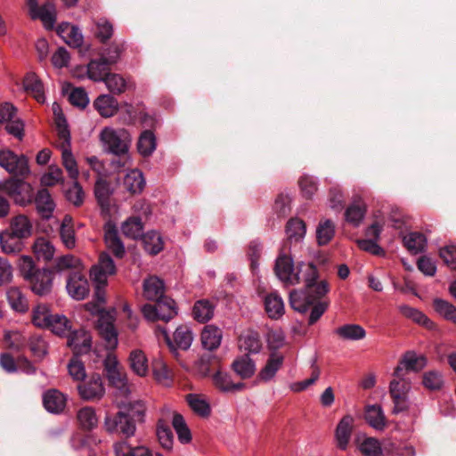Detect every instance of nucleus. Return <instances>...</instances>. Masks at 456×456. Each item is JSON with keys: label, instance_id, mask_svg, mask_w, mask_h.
Listing matches in <instances>:
<instances>
[{"label": "nucleus", "instance_id": "1", "mask_svg": "<svg viewBox=\"0 0 456 456\" xmlns=\"http://www.w3.org/2000/svg\"><path fill=\"white\" fill-rule=\"evenodd\" d=\"M299 272L303 273L305 289H294L289 293L290 306L297 312L305 313L317 299L324 297L330 290L326 281H318V272L313 264H301Z\"/></svg>", "mask_w": 456, "mask_h": 456}, {"label": "nucleus", "instance_id": "2", "mask_svg": "<svg viewBox=\"0 0 456 456\" xmlns=\"http://www.w3.org/2000/svg\"><path fill=\"white\" fill-rule=\"evenodd\" d=\"M130 413L122 411L116 414L107 413L104 418V428L110 434L121 435L126 438L133 436L136 431V425L134 417L142 418L144 415L145 407L141 401L130 403L128 404Z\"/></svg>", "mask_w": 456, "mask_h": 456}, {"label": "nucleus", "instance_id": "3", "mask_svg": "<svg viewBox=\"0 0 456 456\" xmlns=\"http://www.w3.org/2000/svg\"><path fill=\"white\" fill-rule=\"evenodd\" d=\"M100 141L104 151L124 157L128 152L131 138L124 128L104 127L100 133Z\"/></svg>", "mask_w": 456, "mask_h": 456}, {"label": "nucleus", "instance_id": "4", "mask_svg": "<svg viewBox=\"0 0 456 456\" xmlns=\"http://www.w3.org/2000/svg\"><path fill=\"white\" fill-rule=\"evenodd\" d=\"M103 369L110 385L115 387L121 395L127 396L130 394V388L126 374L112 352H109L104 358Z\"/></svg>", "mask_w": 456, "mask_h": 456}, {"label": "nucleus", "instance_id": "5", "mask_svg": "<svg viewBox=\"0 0 456 456\" xmlns=\"http://www.w3.org/2000/svg\"><path fill=\"white\" fill-rule=\"evenodd\" d=\"M144 318L154 322L162 320L169 322L177 314L175 303L171 298L158 300L155 305L146 304L142 308Z\"/></svg>", "mask_w": 456, "mask_h": 456}, {"label": "nucleus", "instance_id": "6", "mask_svg": "<svg viewBox=\"0 0 456 456\" xmlns=\"http://www.w3.org/2000/svg\"><path fill=\"white\" fill-rule=\"evenodd\" d=\"M77 392L84 401H98L105 395V386L99 373H92L77 385Z\"/></svg>", "mask_w": 456, "mask_h": 456}, {"label": "nucleus", "instance_id": "7", "mask_svg": "<svg viewBox=\"0 0 456 456\" xmlns=\"http://www.w3.org/2000/svg\"><path fill=\"white\" fill-rule=\"evenodd\" d=\"M0 189L12 198L16 204L24 206L32 201V188L23 180L10 179L1 183Z\"/></svg>", "mask_w": 456, "mask_h": 456}, {"label": "nucleus", "instance_id": "8", "mask_svg": "<svg viewBox=\"0 0 456 456\" xmlns=\"http://www.w3.org/2000/svg\"><path fill=\"white\" fill-rule=\"evenodd\" d=\"M16 108L10 102L0 105V123H5V129L8 134L19 140L24 136V123L16 117Z\"/></svg>", "mask_w": 456, "mask_h": 456}, {"label": "nucleus", "instance_id": "9", "mask_svg": "<svg viewBox=\"0 0 456 456\" xmlns=\"http://www.w3.org/2000/svg\"><path fill=\"white\" fill-rule=\"evenodd\" d=\"M116 273V265L111 256L102 252L99 256L98 262L90 270V277L94 283L107 285L108 278Z\"/></svg>", "mask_w": 456, "mask_h": 456}, {"label": "nucleus", "instance_id": "10", "mask_svg": "<svg viewBox=\"0 0 456 456\" xmlns=\"http://www.w3.org/2000/svg\"><path fill=\"white\" fill-rule=\"evenodd\" d=\"M0 166L11 174L26 176L29 174L28 159L24 155H17L12 151H0Z\"/></svg>", "mask_w": 456, "mask_h": 456}, {"label": "nucleus", "instance_id": "11", "mask_svg": "<svg viewBox=\"0 0 456 456\" xmlns=\"http://www.w3.org/2000/svg\"><path fill=\"white\" fill-rule=\"evenodd\" d=\"M275 273L281 281L289 285L298 284L301 281L299 272H295L292 258L284 254L280 255L276 260Z\"/></svg>", "mask_w": 456, "mask_h": 456}, {"label": "nucleus", "instance_id": "12", "mask_svg": "<svg viewBox=\"0 0 456 456\" xmlns=\"http://www.w3.org/2000/svg\"><path fill=\"white\" fill-rule=\"evenodd\" d=\"M54 280V273L47 268L37 270L28 282L31 290L38 296H46L51 293Z\"/></svg>", "mask_w": 456, "mask_h": 456}, {"label": "nucleus", "instance_id": "13", "mask_svg": "<svg viewBox=\"0 0 456 456\" xmlns=\"http://www.w3.org/2000/svg\"><path fill=\"white\" fill-rule=\"evenodd\" d=\"M161 332L164 335L165 341L172 351H175L176 349L187 350L190 348L193 340L192 332L186 325H181L176 328L174 332L173 340L165 329H162Z\"/></svg>", "mask_w": 456, "mask_h": 456}, {"label": "nucleus", "instance_id": "14", "mask_svg": "<svg viewBox=\"0 0 456 456\" xmlns=\"http://www.w3.org/2000/svg\"><path fill=\"white\" fill-rule=\"evenodd\" d=\"M66 289L69 295L76 300H83L89 294L88 281L79 272H73L69 274Z\"/></svg>", "mask_w": 456, "mask_h": 456}, {"label": "nucleus", "instance_id": "15", "mask_svg": "<svg viewBox=\"0 0 456 456\" xmlns=\"http://www.w3.org/2000/svg\"><path fill=\"white\" fill-rule=\"evenodd\" d=\"M428 363L427 358L422 354H417L414 351L406 352L400 360L396 369V375L407 371L418 372L424 369Z\"/></svg>", "mask_w": 456, "mask_h": 456}, {"label": "nucleus", "instance_id": "16", "mask_svg": "<svg viewBox=\"0 0 456 456\" xmlns=\"http://www.w3.org/2000/svg\"><path fill=\"white\" fill-rule=\"evenodd\" d=\"M67 344L75 354H84L91 349L92 337L86 330L80 329L69 334Z\"/></svg>", "mask_w": 456, "mask_h": 456}, {"label": "nucleus", "instance_id": "17", "mask_svg": "<svg viewBox=\"0 0 456 456\" xmlns=\"http://www.w3.org/2000/svg\"><path fill=\"white\" fill-rule=\"evenodd\" d=\"M66 395L57 389H49L43 395L44 407L50 413H61L66 407Z\"/></svg>", "mask_w": 456, "mask_h": 456}, {"label": "nucleus", "instance_id": "18", "mask_svg": "<svg viewBox=\"0 0 456 456\" xmlns=\"http://www.w3.org/2000/svg\"><path fill=\"white\" fill-rule=\"evenodd\" d=\"M143 297L149 301L162 300L167 298L164 296L165 286L162 280L157 276H150L143 281Z\"/></svg>", "mask_w": 456, "mask_h": 456}, {"label": "nucleus", "instance_id": "19", "mask_svg": "<svg viewBox=\"0 0 456 456\" xmlns=\"http://www.w3.org/2000/svg\"><path fill=\"white\" fill-rule=\"evenodd\" d=\"M212 382L218 390L224 393L241 391L246 387L242 382L234 383L229 373L220 370L212 375Z\"/></svg>", "mask_w": 456, "mask_h": 456}, {"label": "nucleus", "instance_id": "20", "mask_svg": "<svg viewBox=\"0 0 456 456\" xmlns=\"http://www.w3.org/2000/svg\"><path fill=\"white\" fill-rule=\"evenodd\" d=\"M354 418L351 415L344 416L338 422L335 437L338 446L341 450H346L351 438L353 430Z\"/></svg>", "mask_w": 456, "mask_h": 456}, {"label": "nucleus", "instance_id": "21", "mask_svg": "<svg viewBox=\"0 0 456 456\" xmlns=\"http://www.w3.org/2000/svg\"><path fill=\"white\" fill-rule=\"evenodd\" d=\"M124 188L132 194H139L145 187V179L142 171L137 168L128 171L123 178Z\"/></svg>", "mask_w": 456, "mask_h": 456}, {"label": "nucleus", "instance_id": "22", "mask_svg": "<svg viewBox=\"0 0 456 456\" xmlns=\"http://www.w3.org/2000/svg\"><path fill=\"white\" fill-rule=\"evenodd\" d=\"M165 419L171 418L172 425L175 430L178 439L182 444H187L191 440L190 429L188 428L183 417L175 411H167L164 413Z\"/></svg>", "mask_w": 456, "mask_h": 456}, {"label": "nucleus", "instance_id": "23", "mask_svg": "<svg viewBox=\"0 0 456 456\" xmlns=\"http://www.w3.org/2000/svg\"><path fill=\"white\" fill-rule=\"evenodd\" d=\"M222 338L223 332L219 328L207 325L201 332V344L205 349L213 351L219 347Z\"/></svg>", "mask_w": 456, "mask_h": 456}, {"label": "nucleus", "instance_id": "24", "mask_svg": "<svg viewBox=\"0 0 456 456\" xmlns=\"http://www.w3.org/2000/svg\"><path fill=\"white\" fill-rule=\"evenodd\" d=\"M6 298L11 308L18 313H25L28 310V301L19 287H11L6 291Z\"/></svg>", "mask_w": 456, "mask_h": 456}, {"label": "nucleus", "instance_id": "25", "mask_svg": "<svg viewBox=\"0 0 456 456\" xmlns=\"http://www.w3.org/2000/svg\"><path fill=\"white\" fill-rule=\"evenodd\" d=\"M110 64L107 63L102 58L92 60L86 67V76L94 82L104 81L106 76L110 74Z\"/></svg>", "mask_w": 456, "mask_h": 456}, {"label": "nucleus", "instance_id": "26", "mask_svg": "<svg viewBox=\"0 0 456 456\" xmlns=\"http://www.w3.org/2000/svg\"><path fill=\"white\" fill-rule=\"evenodd\" d=\"M282 363L283 356L281 354H272L269 356L265 365L259 371L258 379L264 382L272 380L281 367Z\"/></svg>", "mask_w": 456, "mask_h": 456}, {"label": "nucleus", "instance_id": "27", "mask_svg": "<svg viewBox=\"0 0 456 456\" xmlns=\"http://www.w3.org/2000/svg\"><path fill=\"white\" fill-rule=\"evenodd\" d=\"M94 106L100 115L104 118L114 116L118 110V101L110 94H102L97 97Z\"/></svg>", "mask_w": 456, "mask_h": 456}, {"label": "nucleus", "instance_id": "28", "mask_svg": "<svg viewBox=\"0 0 456 456\" xmlns=\"http://www.w3.org/2000/svg\"><path fill=\"white\" fill-rule=\"evenodd\" d=\"M35 203L37 206V209L38 213L42 216V217L46 219L51 217L54 210L55 204L48 190H39L36 195Z\"/></svg>", "mask_w": 456, "mask_h": 456}, {"label": "nucleus", "instance_id": "29", "mask_svg": "<svg viewBox=\"0 0 456 456\" xmlns=\"http://www.w3.org/2000/svg\"><path fill=\"white\" fill-rule=\"evenodd\" d=\"M98 331L105 341V346L109 350H114L118 346V333L114 325L104 319L98 322Z\"/></svg>", "mask_w": 456, "mask_h": 456}, {"label": "nucleus", "instance_id": "30", "mask_svg": "<svg viewBox=\"0 0 456 456\" xmlns=\"http://www.w3.org/2000/svg\"><path fill=\"white\" fill-rule=\"evenodd\" d=\"M232 368L237 375L244 379L251 378L256 372V363L248 354L236 358Z\"/></svg>", "mask_w": 456, "mask_h": 456}, {"label": "nucleus", "instance_id": "31", "mask_svg": "<svg viewBox=\"0 0 456 456\" xmlns=\"http://www.w3.org/2000/svg\"><path fill=\"white\" fill-rule=\"evenodd\" d=\"M104 240L107 248L115 255L116 257L122 258L125 256V246L115 227H109L105 230Z\"/></svg>", "mask_w": 456, "mask_h": 456}, {"label": "nucleus", "instance_id": "32", "mask_svg": "<svg viewBox=\"0 0 456 456\" xmlns=\"http://www.w3.org/2000/svg\"><path fill=\"white\" fill-rule=\"evenodd\" d=\"M129 365L134 374L145 377L149 371L148 360L145 354L140 349H134L129 355Z\"/></svg>", "mask_w": 456, "mask_h": 456}, {"label": "nucleus", "instance_id": "33", "mask_svg": "<svg viewBox=\"0 0 456 456\" xmlns=\"http://www.w3.org/2000/svg\"><path fill=\"white\" fill-rule=\"evenodd\" d=\"M265 307L268 316L272 319H279L284 314V303L281 297L273 292L265 298Z\"/></svg>", "mask_w": 456, "mask_h": 456}, {"label": "nucleus", "instance_id": "34", "mask_svg": "<svg viewBox=\"0 0 456 456\" xmlns=\"http://www.w3.org/2000/svg\"><path fill=\"white\" fill-rule=\"evenodd\" d=\"M240 349L248 354H257L261 349V341L257 332L248 330L239 338Z\"/></svg>", "mask_w": 456, "mask_h": 456}, {"label": "nucleus", "instance_id": "35", "mask_svg": "<svg viewBox=\"0 0 456 456\" xmlns=\"http://www.w3.org/2000/svg\"><path fill=\"white\" fill-rule=\"evenodd\" d=\"M23 85L26 92L31 94L38 102L43 103L45 102L43 84L35 73H28L24 78Z\"/></svg>", "mask_w": 456, "mask_h": 456}, {"label": "nucleus", "instance_id": "36", "mask_svg": "<svg viewBox=\"0 0 456 456\" xmlns=\"http://www.w3.org/2000/svg\"><path fill=\"white\" fill-rule=\"evenodd\" d=\"M0 244L2 250L6 254L18 253L23 248L22 239L12 234L7 229L0 233Z\"/></svg>", "mask_w": 456, "mask_h": 456}, {"label": "nucleus", "instance_id": "37", "mask_svg": "<svg viewBox=\"0 0 456 456\" xmlns=\"http://www.w3.org/2000/svg\"><path fill=\"white\" fill-rule=\"evenodd\" d=\"M365 212V204L362 200H355L346 208V221L353 226L357 227L362 222Z\"/></svg>", "mask_w": 456, "mask_h": 456}, {"label": "nucleus", "instance_id": "38", "mask_svg": "<svg viewBox=\"0 0 456 456\" xmlns=\"http://www.w3.org/2000/svg\"><path fill=\"white\" fill-rule=\"evenodd\" d=\"M365 419L376 430L382 431L386 428V418L381 406L369 405L365 411Z\"/></svg>", "mask_w": 456, "mask_h": 456}, {"label": "nucleus", "instance_id": "39", "mask_svg": "<svg viewBox=\"0 0 456 456\" xmlns=\"http://www.w3.org/2000/svg\"><path fill=\"white\" fill-rule=\"evenodd\" d=\"M336 226L330 219H322L316 227V240L320 246L327 245L335 236Z\"/></svg>", "mask_w": 456, "mask_h": 456}, {"label": "nucleus", "instance_id": "40", "mask_svg": "<svg viewBox=\"0 0 456 456\" xmlns=\"http://www.w3.org/2000/svg\"><path fill=\"white\" fill-rule=\"evenodd\" d=\"M7 230H9L12 234H15L17 237H20L23 240L31 235L32 224L27 216L20 215L12 219L10 227Z\"/></svg>", "mask_w": 456, "mask_h": 456}, {"label": "nucleus", "instance_id": "41", "mask_svg": "<svg viewBox=\"0 0 456 456\" xmlns=\"http://www.w3.org/2000/svg\"><path fill=\"white\" fill-rule=\"evenodd\" d=\"M405 373L402 372L399 376L396 375V369L394 371V379L389 385L390 395H402L408 396V393L411 389V382L405 378Z\"/></svg>", "mask_w": 456, "mask_h": 456}, {"label": "nucleus", "instance_id": "42", "mask_svg": "<svg viewBox=\"0 0 456 456\" xmlns=\"http://www.w3.org/2000/svg\"><path fill=\"white\" fill-rule=\"evenodd\" d=\"M335 333L345 340L358 341L366 337V331L359 324H345L335 330Z\"/></svg>", "mask_w": 456, "mask_h": 456}, {"label": "nucleus", "instance_id": "43", "mask_svg": "<svg viewBox=\"0 0 456 456\" xmlns=\"http://www.w3.org/2000/svg\"><path fill=\"white\" fill-rule=\"evenodd\" d=\"M306 232L305 224L298 218H291L286 226V234L290 243L301 241Z\"/></svg>", "mask_w": 456, "mask_h": 456}, {"label": "nucleus", "instance_id": "44", "mask_svg": "<svg viewBox=\"0 0 456 456\" xmlns=\"http://www.w3.org/2000/svg\"><path fill=\"white\" fill-rule=\"evenodd\" d=\"M33 252L38 260L50 261L54 256L55 248L45 238H37L33 244Z\"/></svg>", "mask_w": 456, "mask_h": 456}, {"label": "nucleus", "instance_id": "45", "mask_svg": "<svg viewBox=\"0 0 456 456\" xmlns=\"http://www.w3.org/2000/svg\"><path fill=\"white\" fill-rule=\"evenodd\" d=\"M215 305L208 299L199 300L195 303L192 310L194 319L199 322H207L213 316Z\"/></svg>", "mask_w": 456, "mask_h": 456}, {"label": "nucleus", "instance_id": "46", "mask_svg": "<svg viewBox=\"0 0 456 456\" xmlns=\"http://www.w3.org/2000/svg\"><path fill=\"white\" fill-rule=\"evenodd\" d=\"M152 372L156 381L165 387L172 384V374L166 362L162 359H155L152 362Z\"/></svg>", "mask_w": 456, "mask_h": 456}, {"label": "nucleus", "instance_id": "47", "mask_svg": "<svg viewBox=\"0 0 456 456\" xmlns=\"http://www.w3.org/2000/svg\"><path fill=\"white\" fill-rule=\"evenodd\" d=\"M60 236L63 245L70 249L76 246L75 231L72 224V217L65 216L60 228Z\"/></svg>", "mask_w": 456, "mask_h": 456}, {"label": "nucleus", "instance_id": "48", "mask_svg": "<svg viewBox=\"0 0 456 456\" xmlns=\"http://www.w3.org/2000/svg\"><path fill=\"white\" fill-rule=\"evenodd\" d=\"M36 20L39 19L46 29H52L56 21L55 5L51 2L44 4L36 12Z\"/></svg>", "mask_w": 456, "mask_h": 456}, {"label": "nucleus", "instance_id": "49", "mask_svg": "<svg viewBox=\"0 0 456 456\" xmlns=\"http://www.w3.org/2000/svg\"><path fill=\"white\" fill-rule=\"evenodd\" d=\"M157 142L153 132L150 130L143 131L137 142V149L141 155L144 157L151 156L156 150Z\"/></svg>", "mask_w": 456, "mask_h": 456}, {"label": "nucleus", "instance_id": "50", "mask_svg": "<svg viewBox=\"0 0 456 456\" xmlns=\"http://www.w3.org/2000/svg\"><path fill=\"white\" fill-rule=\"evenodd\" d=\"M121 231L126 237L137 240L143 235V224L140 217H130L121 225Z\"/></svg>", "mask_w": 456, "mask_h": 456}, {"label": "nucleus", "instance_id": "51", "mask_svg": "<svg viewBox=\"0 0 456 456\" xmlns=\"http://www.w3.org/2000/svg\"><path fill=\"white\" fill-rule=\"evenodd\" d=\"M113 190L107 181L98 179L94 184V195L102 208H107L110 206V198Z\"/></svg>", "mask_w": 456, "mask_h": 456}, {"label": "nucleus", "instance_id": "52", "mask_svg": "<svg viewBox=\"0 0 456 456\" xmlns=\"http://www.w3.org/2000/svg\"><path fill=\"white\" fill-rule=\"evenodd\" d=\"M144 249L151 255H157L163 248L162 238L159 232L150 231L142 237Z\"/></svg>", "mask_w": 456, "mask_h": 456}, {"label": "nucleus", "instance_id": "53", "mask_svg": "<svg viewBox=\"0 0 456 456\" xmlns=\"http://www.w3.org/2000/svg\"><path fill=\"white\" fill-rule=\"evenodd\" d=\"M403 243L411 253L419 254L424 250L427 239L420 232H410L403 237Z\"/></svg>", "mask_w": 456, "mask_h": 456}, {"label": "nucleus", "instance_id": "54", "mask_svg": "<svg viewBox=\"0 0 456 456\" xmlns=\"http://www.w3.org/2000/svg\"><path fill=\"white\" fill-rule=\"evenodd\" d=\"M156 435L160 445L163 448L167 450L172 448L174 443L173 433L168 426V423L164 419H160L158 421Z\"/></svg>", "mask_w": 456, "mask_h": 456}, {"label": "nucleus", "instance_id": "55", "mask_svg": "<svg viewBox=\"0 0 456 456\" xmlns=\"http://www.w3.org/2000/svg\"><path fill=\"white\" fill-rule=\"evenodd\" d=\"M77 420L84 429H93L98 425V418L95 410L91 406L81 408L77 411Z\"/></svg>", "mask_w": 456, "mask_h": 456}, {"label": "nucleus", "instance_id": "56", "mask_svg": "<svg viewBox=\"0 0 456 456\" xmlns=\"http://www.w3.org/2000/svg\"><path fill=\"white\" fill-rule=\"evenodd\" d=\"M399 311L403 316L412 320L416 323L423 325L428 329L433 328V322L418 309L407 305H402L399 306Z\"/></svg>", "mask_w": 456, "mask_h": 456}, {"label": "nucleus", "instance_id": "57", "mask_svg": "<svg viewBox=\"0 0 456 456\" xmlns=\"http://www.w3.org/2000/svg\"><path fill=\"white\" fill-rule=\"evenodd\" d=\"M186 400L189 406L195 413L202 417H207L210 414V406L202 395L189 394L186 396Z\"/></svg>", "mask_w": 456, "mask_h": 456}, {"label": "nucleus", "instance_id": "58", "mask_svg": "<svg viewBox=\"0 0 456 456\" xmlns=\"http://www.w3.org/2000/svg\"><path fill=\"white\" fill-rule=\"evenodd\" d=\"M103 82L108 90L113 94H123L128 86L127 81L117 73H110Z\"/></svg>", "mask_w": 456, "mask_h": 456}, {"label": "nucleus", "instance_id": "59", "mask_svg": "<svg viewBox=\"0 0 456 456\" xmlns=\"http://www.w3.org/2000/svg\"><path fill=\"white\" fill-rule=\"evenodd\" d=\"M346 197L338 185L331 186L328 194V206L335 212H341L344 208Z\"/></svg>", "mask_w": 456, "mask_h": 456}, {"label": "nucleus", "instance_id": "60", "mask_svg": "<svg viewBox=\"0 0 456 456\" xmlns=\"http://www.w3.org/2000/svg\"><path fill=\"white\" fill-rule=\"evenodd\" d=\"M70 323L66 316L62 314H53L47 329L59 336L70 333Z\"/></svg>", "mask_w": 456, "mask_h": 456}, {"label": "nucleus", "instance_id": "61", "mask_svg": "<svg viewBox=\"0 0 456 456\" xmlns=\"http://www.w3.org/2000/svg\"><path fill=\"white\" fill-rule=\"evenodd\" d=\"M444 383L443 373L436 370L426 371L423 374L422 384L428 390H439Z\"/></svg>", "mask_w": 456, "mask_h": 456}, {"label": "nucleus", "instance_id": "62", "mask_svg": "<svg viewBox=\"0 0 456 456\" xmlns=\"http://www.w3.org/2000/svg\"><path fill=\"white\" fill-rule=\"evenodd\" d=\"M53 314L45 305H38L33 309L32 322L40 328H47Z\"/></svg>", "mask_w": 456, "mask_h": 456}, {"label": "nucleus", "instance_id": "63", "mask_svg": "<svg viewBox=\"0 0 456 456\" xmlns=\"http://www.w3.org/2000/svg\"><path fill=\"white\" fill-rule=\"evenodd\" d=\"M434 308L437 314L446 320L456 323V308L448 301L441 298H436L433 302Z\"/></svg>", "mask_w": 456, "mask_h": 456}, {"label": "nucleus", "instance_id": "64", "mask_svg": "<svg viewBox=\"0 0 456 456\" xmlns=\"http://www.w3.org/2000/svg\"><path fill=\"white\" fill-rule=\"evenodd\" d=\"M41 184L44 186H54L64 181L62 170L57 166H50L48 172L45 173L41 179Z\"/></svg>", "mask_w": 456, "mask_h": 456}]
</instances>
